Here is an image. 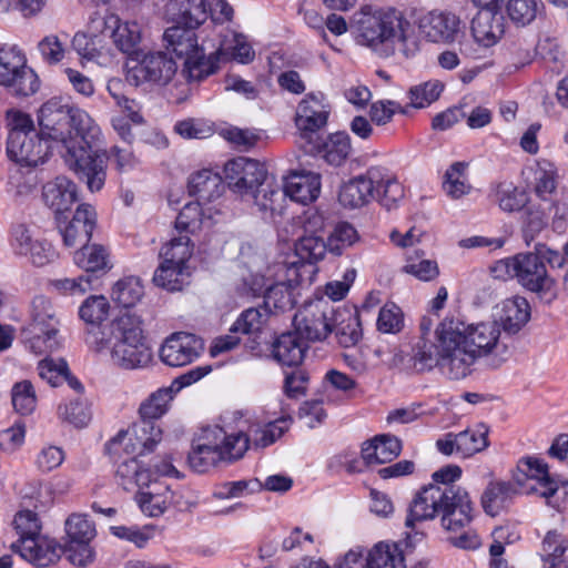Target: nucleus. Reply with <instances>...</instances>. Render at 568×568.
<instances>
[{
  "instance_id": "16",
  "label": "nucleus",
  "mask_w": 568,
  "mask_h": 568,
  "mask_svg": "<svg viewBox=\"0 0 568 568\" xmlns=\"http://www.w3.org/2000/svg\"><path fill=\"white\" fill-rule=\"evenodd\" d=\"M50 144L41 133L13 136L7 142L9 158L21 166L36 168L43 164L49 156Z\"/></svg>"
},
{
  "instance_id": "39",
  "label": "nucleus",
  "mask_w": 568,
  "mask_h": 568,
  "mask_svg": "<svg viewBox=\"0 0 568 568\" xmlns=\"http://www.w3.org/2000/svg\"><path fill=\"white\" fill-rule=\"evenodd\" d=\"M541 9L540 0H507L505 3L508 19L517 27L529 26L536 20Z\"/></svg>"
},
{
  "instance_id": "4",
  "label": "nucleus",
  "mask_w": 568,
  "mask_h": 568,
  "mask_svg": "<svg viewBox=\"0 0 568 568\" xmlns=\"http://www.w3.org/2000/svg\"><path fill=\"white\" fill-rule=\"evenodd\" d=\"M351 28L358 44L389 55L395 49L404 50L412 36L410 22L394 8L362 6L352 18Z\"/></svg>"
},
{
  "instance_id": "10",
  "label": "nucleus",
  "mask_w": 568,
  "mask_h": 568,
  "mask_svg": "<svg viewBox=\"0 0 568 568\" xmlns=\"http://www.w3.org/2000/svg\"><path fill=\"white\" fill-rule=\"evenodd\" d=\"M490 274L495 281L516 280L521 284H542L548 277L546 265L535 251L495 262L490 266Z\"/></svg>"
},
{
  "instance_id": "25",
  "label": "nucleus",
  "mask_w": 568,
  "mask_h": 568,
  "mask_svg": "<svg viewBox=\"0 0 568 568\" xmlns=\"http://www.w3.org/2000/svg\"><path fill=\"white\" fill-rule=\"evenodd\" d=\"M285 193L293 201L307 204L315 201L321 193V175L315 172H293L286 179Z\"/></svg>"
},
{
  "instance_id": "30",
  "label": "nucleus",
  "mask_w": 568,
  "mask_h": 568,
  "mask_svg": "<svg viewBox=\"0 0 568 568\" xmlns=\"http://www.w3.org/2000/svg\"><path fill=\"white\" fill-rule=\"evenodd\" d=\"M332 324L341 346L351 347L361 341L363 334L357 312L346 308L334 311Z\"/></svg>"
},
{
  "instance_id": "8",
  "label": "nucleus",
  "mask_w": 568,
  "mask_h": 568,
  "mask_svg": "<svg viewBox=\"0 0 568 568\" xmlns=\"http://www.w3.org/2000/svg\"><path fill=\"white\" fill-rule=\"evenodd\" d=\"M176 70V62L164 52H136L130 58L125 80L135 87L143 83L166 85Z\"/></svg>"
},
{
  "instance_id": "9",
  "label": "nucleus",
  "mask_w": 568,
  "mask_h": 568,
  "mask_svg": "<svg viewBox=\"0 0 568 568\" xmlns=\"http://www.w3.org/2000/svg\"><path fill=\"white\" fill-rule=\"evenodd\" d=\"M169 12L173 23L191 28H199L209 17L225 22L233 16L232 7L225 0H171Z\"/></svg>"
},
{
  "instance_id": "56",
  "label": "nucleus",
  "mask_w": 568,
  "mask_h": 568,
  "mask_svg": "<svg viewBox=\"0 0 568 568\" xmlns=\"http://www.w3.org/2000/svg\"><path fill=\"white\" fill-rule=\"evenodd\" d=\"M36 394L29 381L17 383L12 388V405L17 412L28 415L36 407Z\"/></svg>"
},
{
  "instance_id": "32",
  "label": "nucleus",
  "mask_w": 568,
  "mask_h": 568,
  "mask_svg": "<svg viewBox=\"0 0 568 568\" xmlns=\"http://www.w3.org/2000/svg\"><path fill=\"white\" fill-rule=\"evenodd\" d=\"M220 59L214 51L205 53V47L184 59L182 75L189 82H200L219 70Z\"/></svg>"
},
{
  "instance_id": "55",
  "label": "nucleus",
  "mask_w": 568,
  "mask_h": 568,
  "mask_svg": "<svg viewBox=\"0 0 568 568\" xmlns=\"http://www.w3.org/2000/svg\"><path fill=\"white\" fill-rule=\"evenodd\" d=\"M58 414L61 419L74 425L84 427L91 419V413L85 402L81 399L71 400L69 404L60 405Z\"/></svg>"
},
{
  "instance_id": "2",
  "label": "nucleus",
  "mask_w": 568,
  "mask_h": 568,
  "mask_svg": "<svg viewBox=\"0 0 568 568\" xmlns=\"http://www.w3.org/2000/svg\"><path fill=\"white\" fill-rule=\"evenodd\" d=\"M438 344L423 343L418 348L417 361L420 369L438 367L452 381L468 376L471 366L497 346L500 329L494 322L466 324L464 321L446 316L435 328Z\"/></svg>"
},
{
  "instance_id": "5",
  "label": "nucleus",
  "mask_w": 568,
  "mask_h": 568,
  "mask_svg": "<svg viewBox=\"0 0 568 568\" xmlns=\"http://www.w3.org/2000/svg\"><path fill=\"white\" fill-rule=\"evenodd\" d=\"M173 399V389L160 388L152 393L139 408L141 420L133 425L132 433L120 430L105 445L106 453L114 458L124 450L126 454L144 455L152 453L162 440V429L155 420L162 417Z\"/></svg>"
},
{
  "instance_id": "18",
  "label": "nucleus",
  "mask_w": 568,
  "mask_h": 568,
  "mask_svg": "<svg viewBox=\"0 0 568 568\" xmlns=\"http://www.w3.org/2000/svg\"><path fill=\"white\" fill-rule=\"evenodd\" d=\"M58 320L52 304L44 296H37L32 301V327L36 332L34 341L45 344L48 351L58 348Z\"/></svg>"
},
{
  "instance_id": "45",
  "label": "nucleus",
  "mask_w": 568,
  "mask_h": 568,
  "mask_svg": "<svg viewBox=\"0 0 568 568\" xmlns=\"http://www.w3.org/2000/svg\"><path fill=\"white\" fill-rule=\"evenodd\" d=\"M558 181L557 168L547 161H539L535 172L534 193L542 201H548L556 192Z\"/></svg>"
},
{
  "instance_id": "11",
  "label": "nucleus",
  "mask_w": 568,
  "mask_h": 568,
  "mask_svg": "<svg viewBox=\"0 0 568 568\" xmlns=\"http://www.w3.org/2000/svg\"><path fill=\"white\" fill-rule=\"evenodd\" d=\"M326 253V243L317 235H306L298 239L294 246V260L286 268L285 284L312 283L318 272L316 263Z\"/></svg>"
},
{
  "instance_id": "22",
  "label": "nucleus",
  "mask_w": 568,
  "mask_h": 568,
  "mask_svg": "<svg viewBox=\"0 0 568 568\" xmlns=\"http://www.w3.org/2000/svg\"><path fill=\"white\" fill-rule=\"evenodd\" d=\"M44 204L55 215L69 211L78 200L77 185L65 176H57L47 182L42 187Z\"/></svg>"
},
{
  "instance_id": "36",
  "label": "nucleus",
  "mask_w": 568,
  "mask_h": 568,
  "mask_svg": "<svg viewBox=\"0 0 568 568\" xmlns=\"http://www.w3.org/2000/svg\"><path fill=\"white\" fill-rule=\"evenodd\" d=\"M222 179L211 170H202L191 175L189 191L197 201L211 202L222 194Z\"/></svg>"
},
{
  "instance_id": "53",
  "label": "nucleus",
  "mask_w": 568,
  "mask_h": 568,
  "mask_svg": "<svg viewBox=\"0 0 568 568\" xmlns=\"http://www.w3.org/2000/svg\"><path fill=\"white\" fill-rule=\"evenodd\" d=\"M443 89L444 84L438 80L415 85L409 90L410 104L414 108H425L439 98Z\"/></svg>"
},
{
  "instance_id": "34",
  "label": "nucleus",
  "mask_w": 568,
  "mask_h": 568,
  "mask_svg": "<svg viewBox=\"0 0 568 568\" xmlns=\"http://www.w3.org/2000/svg\"><path fill=\"white\" fill-rule=\"evenodd\" d=\"M518 494L511 481H490L481 495V505L486 514L497 516Z\"/></svg>"
},
{
  "instance_id": "58",
  "label": "nucleus",
  "mask_w": 568,
  "mask_h": 568,
  "mask_svg": "<svg viewBox=\"0 0 568 568\" xmlns=\"http://www.w3.org/2000/svg\"><path fill=\"white\" fill-rule=\"evenodd\" d=\"M246 291V294H252L253 297L262 296L263 298V307L272 312L276 308H283L285 306V295L281 286H243Z\"/></svg>"
},
{
  "instance_id": "47",
  "label": "nucleus",
  "mask_w": 568,
  "mask_h": 568,
  "mask_svg": "<svg viewBox=\"0 0 568 568\" xmlns=\"http://www.w3.org/2000/svg\"><path fill=\"white\" fill-rule=\"evenodd\" d=\"M352 151L351 138L344 132L331 134L324 144V160L334 166L342 165Z\"/></svg>"
},
{
  "instance_id": "13",
  "label": "nucleus",
  "mask_w": 568,
  "mask_h": 568,
  "mask_svg": "<svg viewBox=\"0 0 568 568\" xmlns=\"http://www.w3.org/2000/svg\"><path fill=\"white\" fill-rule=\"evenodd\" d=\"M0 85L7 87L16 95L28 97L39 89L36 72L26 64L22 55L3 48L0 51Z\"/></svg>"
},
{
  "instance_id": "28",
  "label": "nucleus",
  "mask_w": 568,
  "mask_h": 568,
  "mask_svg": "<svg viewBox=\"0 0 568 568\" xmlns=\"http://www.w3.org/2000/svg\"><path fill=\"white\" fill-rule=\"evenodd\" d=\"M195 29L182 26V23H174V26L168 28L163 33L166 49L183 59L199 52L204 45L199 44Z\"/></svg>"
},
{
  "instance_id": "26",
  "label": "nucleus",
  "mask_w": 568,
  "mask_h": 568,
  "mask_svg": "<svg viewBox=\"0 0 568 568\" xmlns=\"http://www.w3.org/2000/svg\"><path fill=\"white\" fill-rule=\"evenodd\" d=\"M205 438H214L219 444L222 462H235L241 459L250 447V437L242 432L226 435L223 428L214 426L204 432Z\"/></svg>"
},
{
  "instance_id": "48",
  "label": "nucleus",
  "mask_w": 568,
  "mask_h": 568,
  "mask_svg": "<svg viewBox=\"0 0 568 568\" xmlns=\"http://www.w3.org/2000/svg\"><path fill=\"white\" fill-rule=\"evenodd\" d=\"M466 165L456 162L446 171L443 183L444 191L453 199H459L470 192V184L466 176Z\"/></svg>"
},
{
  "instance_id": "42",
  "label": "nucleus",
  "mask_w": 568,
  "mask_h": 568,
  "mask_svg": "<svg viewBox=\"0 0 568 568\" xmlns=\"http://www.w3.org/2000/svg\"><path fill=\"white\" fill-rule=\"evenodd\" d=\"M457 435V454L463 457L471 456L488 446V427L484 424L465 429Z\"/></svg>"
},
{
  "instance_id": "31",
  "label": "nucleus",
  "mask_w": 568,
  "mask_h": 568,
  "mask_svg": "<svg viewBox=\"0 0 568 568\" xmlns=\"http://www.w3.org/2000/svg\"><path fill=\"white\" fill-rule=\"evenodd\" d=\"M307 345L296 332L280 335L273 344L274 358L286 366L300 365L304 358Z\"/></svg>"
},
{
  "instance_id": "59",
  "label": "nucleus",
  "mask_w": 568,
  "mask_h": 568,
  "mask_svg": "<svg viewBox=\"0 0 568 568\" xmlns=\"http://www.w3.org/2000/svg\"><path fill=\"white\" fill-rule=\"evenodd\" d=\"M7 123L9 128L8 141H12L13 136L32 134L36 131L31 116L20 110L7 111Z\"/></svg>"
},
{
  "instance_id": "23",
  "label": "nucleus",
  "mask_w": 568,
  "mask_h": 568,
  "mask_svg": "<svg viewBox=\"0 0 568 568\" xmlns=\"http://www.w3.org/2000/svg\"><path fill=\"white\" fill-rule=\"evenodd\" d=\"M505 33V19L499 11L479 10L471 21L475 41L485 47L495 45Z\"/></svg>"
},
{
  "instance_id": "46",
  "label": "nucleus",
  "mask_w": 568,
  "mask_h": 568,
  "mask_svg": "<svg viewBox=\"0 0 568 568\" xmlns=\"http://www.w3.org/2000/svg\"><path fill=\"white\" fill-rule=\"evenodd\" d=\"M285 195V189L282 190L273 179L267 178L251 196L261 210L275 212L281 210Z\"/></svg>"
},
{
  "instance_id": "33",
  "label": "nucleus",
  "mask_w": 568,
  "mask_h": 568,
  "mask_svg": "<svg viewBox=\"0 0 568 568\" xmlns=\"http://www.w3.org/2000/svg\"><path fill=\"white\" fill-rule=\"evenodd\" d=\"M215 52L220 60L230 59L244 64L252 62L255 57V52L246 37L235 31H227L223 36Z\"/></svg>"
},
{
  "instance_id": "37",
  "label": "nucleus",
  "mask_w": 568,
  "mask_h": 568,
  "mask_svg": "<svg viewBox=\"0 0 568 568\" xmlns=\"http://www.w3.org/2000/svg\"><path fill=\"white\" fill-rule=\"evenodd\" d=\"M366 556L368 568H406L403 550L395 542L379 541Z\"/></svg>"
},
{
  "instance_id": "41",
  "label": "nucleus",
  "mask_w": 568,
  "mask_h": 568,
  "mask_svg": "<svg viewBox=\"0 0 568 568\" xmlns=\"http://www.w3.org/2000/svg\"><path fill=\"white\" fill-rule=\"evenodd\" d=\"M109 255L101 245H83L82 248L74 254L75 264L87 273L105 272L110 270Z\"/></svg>"
},
{
  "instance_id": "35",
  "label": "nucleus",
  "mask_w": 568,
  "mask_h": 568,
  "mask_svg": "<svg viewBox=\"0 0 568 568\" xmlns=\"http://www.w3.org/2000/svg\"><path fill=\"white\" fill-rule=\"evenodd\" d=\"M568 549V538L558 530H549L542 539V568H568L565 552Z\"/></svg>"
},
{
  "instance_id": "52",
  "label": "nucleus",
  "mask_w": 568,
  "mask_h": 568,
  "mask_svg": "<svg viewBox=\"0 0 568 568\" xmlns=\"http://www.w3.org/2000/svg\"><path fill=\"white\" fill-rule=\"evenodd\" d=\"M291 417H282L254 430L253 445L267 447L274 444L290 427Z\"/></svg>"
},
{
  "instance_id": "43",
  "label": "nucleus",
  "mask_w": 568,
  "mask_h": 568,
  "mask_svg": "<svg viewBox=\"0 0 568 568\" xmlns=\"http://www.w3.org/2000/svg\"><path fill=\"white\" fill-rule=\"evenodd\" d=\"M187 462L192 469L197 473H204L211 467L222 462V455L217 443L207 442L193 445L187 455Z\"/></svg>"
},
{
  "instance_id": "60",
  "label": "nucleus",
  "mask_w": 568,
  "mask_h": 568,
  "mask_svg": "<svg viewBox=\"0 0 568 568\" xmlns=\"http://www.w3.org/2000/svg\"><path fill=\"white\" fill-rule=\"evenodd\" d=\"M202 215L200 201L189 202L179 213L175 227L184 232H194L202 223Z\"/></svg>"
},
{
  "instance_id": "64",
  "label": "nucleus",
  "mask_w": 568,
  "mask_h": 568,
  "mask_svg": "<svg viewBox=\"0 0 568 568\" xmlns=\"http://www.w3.org/2000/svg\"><path fill=\"white\" fill-rule=\"evenodd\" d=\"M144 295L143 286H112L111 298L124 308L135 306Z\"/></svg>"
},
{
  "instance_id": "20",
  "label": "nucleus",
  "mask_w": 568,
  "mask_h": 568,
  "mask_svg": "<svg viewBox=\"0 0 568 568\" xmlns=\"http://www.w3.org/2000/svg\"><path fill=\"white\" fill-rule=\"evenodd\" d=\"M531 307L528 301L521 296L507 298L497 306L494 323L503 328L507 335L518 334L530 321Z\"/></svg>"
},
{
  "instance_id": "38",
  "label": "nucleus",
  "mask_w": 568,
  "mask_h": 568,
  "mask_svg": "<svg viewBox=\"0 0 568 568\" xmlns=\"http://www.w3.org/2000/svg\"><path fill=\"white\" fill-rule=\"evenodd\" d=\"M115 479L123 489L131 490L135 486H150L151 473L140 465L136 457H130L118 465Z\"/></svg>"
},
{
  "instance_id": "24",
  "label": "nucleus",
  "mask_w": 568,
  "mask_h": 568,
  "mask_svg": "<svg viewBox=\"0 0 568 568\" xmlns=\"http://www.w3.org/2000/svg\"><path fill=\"white\" fill-rule=\"evenodd\" d=\"M97 222L95 210L90 204H80L62 230L63 242L67 246L85 245L91 239Z\"/></svg>"
},
{
  "instance_id": "1",
  "label": "nucleus",
  "mask_w": 568,
  "mask_h": 568,
  "mask_svg": "<svg viewBox=\"0 0 568 568\" xmlns=\"http://www.w3.org/2000/svg\"><path fill=\"white\" fill-rule=\"evenodd\" d=\"M38 122L41 136L62 152L68 168L85 180L91 192L100 191L105 181V161L92 151L102 139L95 120L85 110L55 97L41 105Z\"/></svg>"
},
{
  "instance_id": "61",
  "label": "nucleus",
  "mask_w": 568,
  "mask_h": 568,
  "mask_svg": "<svg viewBox=\"0 0 568 568\" xmlns=\"http://www.w3.org/2000/svg\"><path fill=\"white\" fill-rule=\"evenodd\" d=\"M38 372L43 381L55 387L68 377V364L64 359L55 363L52 358H44L39 362Z\"/></svg>"
},
{
  "instance_id": "63",
  "label": "nucleus",
  "mask_w": 568,
  "mask_h": 568,
  "mask_svg": "<svg viewBox=\"0 0 568 568\" xmlns=\"http://www.w3.org/2000/svg\"><path fill=\"white\" fill-rule=\"evenodd\" d=\"M308 381L310 376L305 371L295 369L285 376L284 393L290 398L304 396L306 394Z\"/></svg>"
},
{
  "instance_id": "21",
  "label": "nucleus",
  "mask_w": 568,
  "mask_h": 568,
  "mask_svg": "<svg viewBox=\"0 0 568 568\" xmlns=\"http://www.w3.org/2000/svg\"><path fill=\"white\" fill-rule=\"evenodd\" d=\"M328 110L322 97L314 93L306 94L296 108L295 125L303 136L314 133L326 125Z\"/></svg>"
},
{
  "instance_id": "19",
  "label": "nucleus",
  "mask_w": 568,
  "mask_h": 568,
  "mask_svg": "<svg viewBox=\"0 0 568 568\" xmlns=\"http://www.w3.org/2000/svg\"><path fill=\"white\" fill-rule=\"evenodd\" d=\"M10 548L39 568L54 565L61 557V547L47 537L27 538L21 544H12Z\"/></svg>"
},
{
  "instance_id": "14",
  "label": "nucleus",
  "mask_w": 568,
  "mask_h": 568,
  "mask_svg": "<svg viewBox=\"0 0 568 568\" xmlns=\"http://www.w3.org/2000/svg\"><path fill=\"white\" fill-rule=\"evenodd\" d=\"M224 175L233 191L241 195H252L268 178L263 164L244 156L227 161Z\"/></svg>"
},
{
  "instance_id": "15",
  "label": "nucleus",
  "mask_w": 568,
  "mask_h": 568,
  "mask_svg": "<svg viewBox=\"0 0 568 568\" xmlns=\"http://www.w3.org/2000/svg\"><path fill=\"white\" fill-rule=\"evenodd\" d=\"M203 343L194 334L172 333L160 348L161 361L171 367H182L193 363L201 354Z\"/></svg>"
},
{
  "instance_id": "57",
  "label": "nucleus",
  "mask_w": 568,
  "mask_h": 568,
  "mask_svg": "<svg viewBox=\"0 0 568 568\" xmlns=\"http://www.w3.org/2000/svg\"><path fill=\"white\" fill-rule=\"evenodd\" d=\"M377 329L386 334H396L403 327V313L394 303L385 304L378 314Z\"/></svg>"
},
{
  "instance_id": "44",
  "label": "nucleus",
  "mask_w": 568,
  "mask_h": 568,
  "mask_svg": "<svg viewBox=\"0 0 568 568\" xmlns=\"http://www.w3.org/2000/svg\"><path fill=\"white\" fill-rule=\"evenodd\" d=\"M138 503L144 514L150 517H159L170 507L166 498V486L154 483L150 490L142 491L138 496Z\"/></svg>"
},
{
  "instance_id": "3",
  "label": "nucleus",
  "mask_w": 568,
  "mask_h": 568,
  "mask_svg": "<svg viewBox=\"0 0 568 568\" xmlns=\"http://www.w3.org/2000/svg\"><path fill=\"white\" fill-rule=\"evenodd\" d=\"M462 476L457 465L445 466L432 475L433 483L424 486L409 505L405 526L440 517L442 527L452 532L467 528L474 519V506L468 491L456 484Z\"/></svg>"
},
{
  "instance_id": "17",
  "label": "nucleus",
  "mask_w": 568,
  "mask_h": 568,
  "mask_svg": "<svg viewBox=\"0 0 568 568\" xmlns=\"http://www.w3.org/2000/svg\"><path fill=\"white\" fill-rule=\"evenodd\" d=\"M418 28L429 42L449 44L460 32V19L455 13L434 10L419 19Z\"/></svg>"
},
{
  "instance_id": "49",
  "label": "nucleus",
  "mask_w": 568,
  "mask_h": 568,
  "mask_svg": "<svg viewBox=\"0 0 568 568\" xmlns=\"http://www.w3.org/2000/svg\"><path fill=\"white\" fill-rule=\"evenodd\" d=\"M193 253V245L187 235H180L173 237L171 241L165 243L160 251V255L163 261L168 263H175L182 266H186V262L190 260Z\"/></svg>"
},
{
  "instance_id": "27",
  "label": "nucleus",
  "mask_w": 568,
  "mask_h": 568,
  "mask_svg": "<svg viewBox=\"0 0 568 568\" xmlns=\"http://www.w3.org/2000/svg\"><path fill=\"white\" fill-rule=\"evenodd\" d=\"M402 450L400 440L390 435H379L363 444L362 458L367 465L389 463Z\"/></svg>"
},
{
  "instance_id": "29",
  "label": "nucleus",
  "mask_w": 568,
  "mask_h": 568,
  "mask_svg": "<svg viewBox=\"0 0 568 568\" xmlns=\"http://www.w3.org/2000/svg\"><path fill=\"white\" fill-rule=\"evenodd\" d=\"M104 24L113 28L112 39L115 47L123 53L135 57L139 52L135 50L141 41V28L136 22H122L118 16L109 14L104 19Z\"/></svg>"
},
{
  "instance_id": "50",
  "label": "nucleus",
  "mask_w": 568,
  "mask_h": 568,
  "mask_svg": "<svg viewBox=\"0 0 568 568\" xmlns=\"http://www.w3.org/2000/svg\"><path fill=\"white\" fill-rule=\"evenodd\" d=\"M65 534L69 542L92 541L97 531L94 524L85 515L72 514L65 520Z\"/></svg>"
},
{
  "instance_id": "6",
  "label": "nucleus",
  "mask_w": 568,
  "mask_h": 568,
  "mask_svg": "<svg viewBox=\"0 0 568 568\" xmlns=\"http://www.w3.org/2000/svg\"><path fill=\"white\" fill-rule=\"evenodd\" d=\"M404 196V189L397 178L382 166H372L364 174L343 183L338 202L346 209H359L373 200L392 207Z\"/></svg>"
},
{
  "instance_id": "12",
  "label": "nucleus",
  "mask_w": 568,
  "mask_h": 568,
  "mask_svg": "<svg viewBox=\"0 0 568 568\" xmlns=\"http://www.w3.org/2000/svg\"><path fill=\"white\" fill-rule=\"evenodd\" d=\"M333 314L324 297L306 302L294 316L295 332L308 342L323 341L333 332Z\"/></svg>"
},
{
  "instance_id": "51",
  "label": "nucleus",
  "mask_w": 568,
  "mask_h": 568,
  "mask_svg": "<svg viewBox=\"0 0 568 568\" xmlns=\"http://www.w3.org/2000/svg\"><path fill=\"white\" fill-rule=\"evenodd\" d=\"M109 301L104 295H91L79 310L80 317L87 324H101L109 314Z\"/></svg>"
},
{
  "instance_id": "54",
  "label": "nucleus",
  "mask_w": 568,
  "mask_h": 568,
  "mask_svg": "<svg viewBox=\"0 0 568 568\" xmlns=\"http://www.w3.org/2000/svg\"><path fill=\"white\" fill-rule=\"evenodd\" d=\"M19 539L14 544H21L27 538H40L41 525L38 515L32 510L19 511L13 520Z\"/></svg>"
},
{
  "instance_id": "7",
  "label": "nucleus",
  "mask_w": 568,
  "mask_h": 568,
  "mask_svg": "<svg viewBox=\"0 0 568 568\" xmlns=\"http://www.w3.org/2000/svg\"><path fill=\"white\" fill-rule=\"evenodd\" d=\"M110 334L113 338L111 356L119 367L135 369L152 362V349L139 316L129 313L118 316L110 324Z\"/></svg>"
},
{
  "instance_id": "40",
  "label": "nucleus",
  "mask_w": 568,
  "mask_h": 568,
  "mask_svg": "<svg viewBox=\"0 0 568 568\" xmlns=\"http://www.w3.org/2000/svg\"><path fill=\"white\" fill-rule=\"evenodd\" d=\"M494 200L507 213L520 211L527 204V194L513 182H500L494 189Z\"/></svg>"
},
{
  "instance_id": "62",
  "label": "nucleus",
  "mask_w": 568,
  "mask_h": 568,
  "mask_svg": "<svg viewBox=\"0 0 568 568\" xmlns=\"http://www.w3.org/2000/svg\"><path fill=\"white\" fill-rule=\"evenodd\" d=\"M399 104L392 100H378L371 104L369 118L376 125H385L393 120Z\"/></svg>"
}]
</instances>
